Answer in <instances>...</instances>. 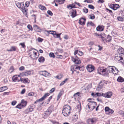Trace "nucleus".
<instances>
[{
    "instance_id": "1",
    "label": "nucleus",
    "mask_w": 124,
    "mask_h": 124,
    "mask_svg": "<svg viewBox=\"0 0 124 124\" xmlns=\"http://www.w3.org/2000/svg\"><path fill=\"white\" fill-rule=\"evenodd\" d=\"M63 109L62 110V113L64 116H67L70 113L71 110V107L68 105H65L63 107Z\"/></svg>"
},
{
    "instance_id": "2",
    "label": "nucleus",
    "mask_w": 124,
    "mask_h": 124,
    "mask_svg": "<svg viewBox=\"0 0 124 124\" xmlns=\"http://www.w3.org/2000/svg\"><path fill=\"white\" fill-rule=\"evenodd\" d=\"M115 67L114 66H109L107 68H106V73L103 74V76H106L108 75L109 73L112 72V73L114 69H115Z\"/></svg>"
},
{
    "instance_id": "3",
    "label": "nucleus",
    "mask_w": 124,
    "mask_h": 124,
    "mask_svg": "<svg viewBox=\"0 0 124 124\" xmlns=\"http://www.w3.org/2000/svg\"><path fill=\"white\" fill-rule=\"evenodd\" d=\"M27 103V101H21V103L16 106V108L19 109H21L26 107Z\"/></svg>"
},
{
    "instance_id": "4",
    "label": "nucleus",
    "mask_w": 124,
    "mask_h": 124,
    "mask_svg": "<svg viewBox=\"0 0 124 124\" xmlns=\"http://www.w3.org/2000/svg\"><path fill=\"white\" fill-rule=\"evenodd\" d=\"M97 120V119L96 117H93L88 119L86 122L88 124H94Z\"/></svg>"
},
{
    "instance_id": "5",
    "label": "nucleus",
    "mask_w": 124,
    "mask_h": 124,
    "mask_svg": "<svg viewBox=\"0 0 124 124\" xmlns=\"http://www.w3.org/2000/svg\"><path fill=\"white\" fill-rule=\"evenodd\" d=\"M54 110V106L53 105H51L49 107L47 110L45 112L44 114L46 116H49Z\"/></svg>"
},
{
    "instance_id": "6",
    "label": "nucleus",
    "mask_w": 124,
    "mask_h": 124,
    "mask_svg": "<svg viewBox=\"0 0 124 124\" xmlns=\"http://www.w3.org/2000/svg\"><path fill=\"white\" fill-rule=\"evenodd\" d=\"M75 108L76 109V110H75L76 111V112L79 115V112L81 110V103L79 101H78Z\"/></svg>"
},
{
    "instance_id": "7",
    "label": "nucleus",
    "mask_w": 124,
    "mask_h": 124,
    "mask_svg": "<svg viewBox=\"0 0 124 124\" xmlns=\"http://www.w3.org/2000/svg\"><path fill=\"white\" fill-rule=\"evenodd\" d=\"M49 101H35L34 103H37L38 105H39V106L42 105L44 106L48 104Z\"/></svg>"
},
{
    "instance_id": "8",
    "label": "nucleus",
    "mask_w": 124,
    "mask_h": 124,
    "mask_svg": "<svg viewBox=\"0 0 124 124\" xmlns=\"http://www.w3.org/2000/svg\"><path fill=\"white\" fill-rule=\"evenodd\" d=\"M72 60L75 63L77 64H80L81 63V61L77 57V56L75 57V58H74L73 57H71Z\"/></svg>"
},
{
    "instance_id": "9",
    "label": "nucleus",
    "mask_w": 124,
    "mask_h": 124,
    "mask_svg": "<svg viewBox=\"0 0 124 124\" xmlns=\"http://www.w3.org/2000/svg\"><path fill=\"white\" fill-rule=\"evenodd\" d=\"M98 72V73L100 74H102L103 75L104 73H106V70L103 69V68L99 67L97 69Z\"/></svg>"
},
{
    "instance_id": "10",
    "label": "nucleus",
    "mask_w": 124,
    "mask_h": 124,
    "mask_svg": "<svg viewBox=\"0 0 124 124\" xmlns=\"http://www.w3.org/2000/svg\"><path fill=\"white\" fill-rule=\"evenodd\" d=\"M40 73L41 75L46 77H50L51 76V74L49 73L45 70L40 71Z\"/></svg>"
},
{
    "instance_id": "11",
    "label": "nucleus",
    "mask_w": 124,
    "mask_h": 124,
    "mask_svg": "<svg viewBox=\"0 0 124 124\" xmlns=\"http://www.w3.org/2000/svg\"><path fill=\"white\" fill-rule=\"evenodd\" d=\"M112 94V92H108L105 93H102V96L106 98H109L111 97Z\"/></svg>"
},
{
    "instance_id": "12",
    "label": "nucleus",
    "mask_w": 124,
    "mask_h": 124,
    "mask_svg": "<svg viewBox=\"0 0 124 124\" xmlns=\"http://www.w3.org/2000/svg\"><path fill=\"white\" fill-rule=\"evenodd\" d=\"M33 73V71L31 70H26L24 72L22 73L21 74L23 76H28V75L31 74L32 73Z\"/></svg>"
},
{
    "instance_id": "13",
    "label": "nucleus",
    "mask_w": 124,
    "mask_h": 124,
    "mask_svg": "<svg viewBox=\"0 0 124 124\" xmlns=\"http://www.w3.org/2000/svg\"><path fill=\"white\" fill-rule=\"evenodd\" d=\"M87 69L89 72L93 71L94 69V67L91 65H88L87 66Z\"/></svg>"
},
{
    "instance_id": "14",
    "label": "nucleus",
    "mask_w": 124,
    "mask_h": 124,
    "mask_svg": "<svg viewBox=\"0 0 124 124\" xmlns=\"http://www.w3.org/2000/svg\"><path fill=\"white\" fill-rule=\"evenodd\" d=\"M19 8H21L23 12L24 13H25L26 14L28 9L25 8L23 4L22 3Z\"/></svg>"
},
{
    "instance_id": "15",
    "label": "nucleus",
    "mask_w": 124,
    "mask_h": 124,
    "mask_svg": "<svg viewBox=\"0 0 124 124\" xmlns=\"http://www.w3.org/2000/svg\"><path fill=\"white\" fill-rule=\"evenodd\" d=\"M20 81H21L22 82H23L24 83H29L30 82V80L27 78H21L20 79Z\"/></svg>"
},
{
    "instance_id": "16",
    "label": "nucleus",
    "mask_w": 124,
    "mask_h": 124,
    "mask_svg": "<svg viewBox=\"0 0 124 124\" xmlns=\"http://www.w3.org/2000/svg\"><path fill=\"white\" fill-rule=\"evenodd\" d=\"M90 102L88 104V108L90 109V111H91L93 110L94 108H93L91 107V106L90 105L91 104H93V103L95 104L96 105V102L94 101H89Z\"/></svg>"
},
{
    "instance_id": "17",
    "label": "nucleus",
    "mask_w": 124,
    "mask_h": 124,
    "mask_svg": "<svg viewBox=\"0 0 124 124\" xmlns=\"http://www.w3.org/2000/svg\"><path fill=\"white\" fill-rule=\"evenodd\" d=\"M86 19L85 18H81L79 20L78 23L81 25H84L85 24Z\"/></svg>"
},
{
    "instance_id": "18",
    "label": "nucleus",
    "mask_w": 124,
    "mask_h": 124,
    "mask_svg": "<svg viewBox=\"0 0 124 124\" xmlns=\"http://www.w3.org/2000/svg\"><path fill=\"white\" fill-rule=\"evenodd\" d=\"M122 55L117 54V56H116L115 59L116 61H120L123 59V58L122 57Z\"/></svg>"
},
{
    "instance_id": "19",
    "label": "nucleus",
    "mask_w": 124,
    "mask_h": 124,
    "mask_svg": "<svg viewBox=\"0 0 124 124\" xmlns=\"http://www.w3.org/2000/svg\"><path fill=\"white\" fill-rule=\"evenodd\" d=\"M72 11L71 12H70V14H71L70 16H71L72 18L75 17L77 15V12L75 10H72Z\"/></svg>"
},
{
    "instance_id": "20",
    "label": "nucleus",
    "mask_w": 124,
    "mask_h": 124,
    "mask_svg": "<svg viewBox=\"0 0 124 124\" xmlns=\"http://www.w3.org/2000/svg\"><path fill=\"white\" fill-rule=\"evenodd\" d=\"M50 94L49 93H46L41 98L36 101H42L44 100Z\"/></svg>"
},
{
    "instance_id": "21",
    "label": "nucleus",
    "mask_w": 124,
    "mask_h": 124,
    "mask_svg": "<svg viewBox=\"0 0 124 124\" xmlns=\"http://www.w3.org/2000/svg\"><path fill=\"white\" fill-rule=\"evenodd\" d=\"M21 38L23 39L29 38L31 37V35L29 34H23L21 36Z\"/></svg>"
},
{
    "instance_id": "22",
    "label": "nucleus",
    "mask_w": 124,
    "mask_h": 124,
    "mask_svg": "<svg viewBox=\"0 0 124 124\" xmlns=\"http://www.w3.org/2000/svg\"><path fill=\"white\" fill-rule=\"evenodd\" d=\"M12 80L14 82H16L17 81L18 82H19L20 80L18 79L17 75H15L12 78Z\"/></svg>"
},
{
    "instance_id": "23",
    "label": "nucleus",
    "mask_w": 124,
    "mask_h": 124,
    "mask_svg": "<svg viewBox=\"0 0 124 124\" xmlns=\"http://www.w3.org/2000/svg\"><path fill=\"white\" fill-rule=\"evenodd\" d=\"M118 54H119L120 55L124 54V49L123 48H121L119 49L118 50Z\"/></svg>"
},
{
    "instance_id": "24",
    "label": "nucleus",
    "mask_w": 124,
    "mask_h": 124,
    "mask_svg": "<svg viewBox=\"0 0 124 124\" xmlns=\"http://www.w3.org/2000/svg\"><path fill=\"white\" fill-rule=\"evenodd\" d=\"M45 60V58L42 56L40 57L38 59V61L40 62H44Z\"/></svg>"
},
{
    "instance_id": "25",
    "label": "nucleus",
    "mask_w": 124,
    "mask_h": 124,
    "mask_svg": "<svg viewBox=\"0 0 124 124\" xmlns=\"http://www.w3.org/2000/svg\"><path fill=\"white\" fill-rule=\"evenodd\" d=\"M73 121L74 122H75L78 119L77 114V115H76V114H75L73 116Z\"/></svg>"
},
{
    "instance_id": "26",
    "label": "nucleus",
    "mask_w": 124,
    "mask_h": 124,
    "mask_svg": "<svg viewBox=\"0 0 124 124\" xmlns=\"http://www.w3.org/2000/svg\"><path fill=\"white\" fill-rule=\"evenodd\" d=\"M117 81L119 82H124V79L120 76L117 79Z\"/></svg>"
},
{
    "instance_id": "27",
    "label": "nucleus",
    "mask_w": 124,
    "mask_h": 124,
    "mask_svg": "<svg viewBox=\"0 0 124 124\" xmlns=\"http://www.w3.org/2000/svg\"><path fill=\"white\" fill-rule=\"evenodd\" d=\"M8 89L7 87L6 86H4L1 87L0 88V92H3Z\"/></svg>"
},
{
    "instance_id": "28",
    "label": "nucleus",
    "mask_w": 124,
    "mask_h": 124,
    "mask_svg": "<svg viewBox=\"0 0 124 124\" xmlns=\"http://www.w3.org/2000/svg\"><path fill=\"white\" fill-rule=\"evenodd\" d=\"M111 37L109 35H108V36L106 39V42H110L111 40Z\"/></svg>"
},
{
    "instance_id": "29",
    "label": "nucleus",
    "mask_w": 124,
    "mask_h": 124,
    "mask_svg": "<svg viewBox=\"0 0 124 124\" xmlns=\"http://www.w3.org/2000/svg\"><path fill=\"white\" fill-rule=\"evenodd\" d=\"M109 7L113 9L114 10H115L117 9V8L115 6L114 4H111L109 5Z\"/></svg>"
},
{
    "instance_id": "30",
    "label": "nucleus",
    "mask_w": 124,
    "mask_h": 124,
    "mask_svg": "<svg viewBox=\"0 0 124 124\" xmlns=\"http://www.w3.org/2000/svg\"><path fill=\"white\" fill-rule=\"evenodd\" d=\"M31 112L30 110L28 108L26 109L24 111H23V113L25 114H28L29 112Z\"/></svg>"
},
{
    "instance_id": "31",
    "label": "nucleus",
    "mask_w": 124,
    "mask_h": 124,
    "mask_svg": "<svg viewBox=\"0 0 124 124\" xmlns=\"http://www.w3.org/2000/svg\"><path fill=\"white\" fill-rule=\"evenodd\" d=\"M80 93L78 92L75 94L73 96L74 98L76 99V98H78L79 96L80 95Z\"/></svg>"
},
{
    "instance_id": "32",
    "label": "nucleus",
    "mask_w": 124,
    "mask_h": 124,
    "mask_svg": "<svg viewBox=\"0 0 124 124\" xmlns=\"http://www.w3.org/2000/svg\"><path fill=\"white\" fill-rule=\"evenodd\" d=\"M75 69H79L80 70L83 71L84 70V66L80 67L79 66L77 67Z\"/></svg>"
},
{
    "instance_id": "33",
    "label": "nucleus",
    "mask_w": 124,
    "mask_h": 124,
    "mask_svg": "<svg viewBox=\"0 0 124 124\" xmlns=\"http://www.w3.org/2000/svg\"><path fill=\"white\" fill-rule=\"evenodd\" d=\"M35 106L33 105H31L29 106L28 108L32 112L33 110V109L35 108Z\"/></svg>"
},
{
    "instance_id": "34",
    "label": "nucleus",
    "mask_w": 124,
    "mask_h": 124,
    "mask_svg": "<svg viewBox=\"0 0 124 124\" xmlns=\"http://www.w3.org/2000/svg\"><path fill=\"white\" fill-rule=\"evenodd\" d=\"M115 69H114V70H113L112 73L114 74H116L118 72V71L117 68H116L115 67Z\"/></svg>"
},
{
    "instance_id": "35",
    "label": "nucleus",
    "mask_w": 124,
    "mask_h": 124,
    "mask_svg": "<svg viewBox=\"0 0 124 124\" xmlns=\"http://www.w3.org/2000/svg\"><path fill=\"white\" fill-rule=\"evenodd\" d=\"M96 30L98 31H102L103 30V29L102 27L100 26H98L96 28Z\"/></svg>"
},
{
    "instance_id": "36",
    "label": "nucleus",
    "mask_w": 124,
    "mask_h": 124,
    "mask_svg": "<svg viewBox=\"0 0 124 124\" xmlns=\"http://www.w3.org/2000/svg\"><path fill=\"white\" fill-rule=\"evenodd\" d=\"M63 92L61 91L59 93L57 99V100L58 101L59 100V99L60 98L61 96L63 94Z\"/></svg>"
},
{
    "instance_id": "37",
    "label": "nucleus",
    "mask_w": 124,
    "mask_h": 124,
    "mask_svg": "<svg viewBox=\"0 0 124 124\" xmlns=\"http://www.w3.org/2000/svg\"><path fill=\"white\" fill-rule=\"evenodd\" d=\"M14 70V68L13 66H11L9 70V72L10 73H11Z\"/></svg>"
},
{
    "instance_id": "38",
    "label": "nucleus",
    "mask_w": 124,
    "mask_h": 124,
    "mask_svg": "<svg viewBox=\"0 0 124 124\" xmlns=\"http://www.w3.org/2000/svg\"><path fill=\"white\" fill-rule=\"evenodd\" d=\"M16 50L15 47L14 46H12L10 49L8 50V51H15Z\"/></svg>"
},
{
    "instance_id": "39",
    "label": "nucleus",
    "mask_w": 124,
    "mask_h": 124,
    "mask_svg": "<svg viewBox=\"0 0 124 124\" xmlns=\"http://www.w3.org/2000/svg\"><path fill=\"white\" fill-rule=\"evenodd\" d=\"M39 7L42 10H45L46 9V8L44 6L41 5H39Z\"/></svg>"
},
{
    "instance_id": "40",
    "label": "nucleus",
    "mask_w": 124,
    "mask_h": 124,
    "mask_svg": "<svg viewBox=\"0 0 124 124\" xmlns=\"http://www.w3.org/2000/svg\"><path fill=\"white\" fill-rule=\"evenodd\" d=\"M89 25H91L92 26H94V24L91 21L90 22H88L87 24V27H88Z\"/></svg>"
},
{
    "instance_id": "41",
    "label": "nucleus",
    "mask_w": 124,
    "mask_h": 124,
    "mask_svg": "<svg viewBox=\"0 0 124 124\" xmlns=\"http://www.w3.org/2000/svg\"><path fill=\"white\" fill-rule=\"evenodd\" d=\"M49 56L50 57H53L54 58L55 56L54 55V54L52 52L50 53L49 54Z\"/></svg>"
},
{
    "instance_id": "42",
    "label": "nucleus",
    "mask_w": 124,
    "mask_h": 124,
    "mask_svg": "<svg viewBox=\"0 0 124 124\" xmlns=\"http://www.w3.org/2000/svg\"><path fill=\"white\" fill-rule=\"evenodd\" d=\"M33 27L34 30L36 31L38 29H39V26L36 25H34Z\"/></svg>"
},
{
    "instance_id": "43",
    "label": "nucleus",
    "mask_w": 124,
    "mask_h": 124,
    "mask_svg": "<svg viewBox=\"0 0 124 124\" xmlns=\"http://www.w3.org/2000/svg\"><path fill=\"white\" fill-rule=\"evenodd\" d=\"M50 121L53 124H59V123L58 122H56L55 120H51Z\"/></svg>"
},
{
    "instance_id": "44",
    "label": "nucleus",
    "mask_w": 124,
    "mask_h": 124,
    "mask_svg": "<svg viewBox=\"0 0 124 124\" xmlns=\"http://www.w3.org/2000/svg\"><path fill=\"white\" fill-rule=\"evenodd\" d=\"M27 28L29 30L32 31L33 29L31 25L28 24L27 26Z\"/></svg>"
},
{
    "instance_id": "45",
    "label": "nucleus",
    "mask_w": 124,
    "mask_h": 124,
    "mask_svg": "<svg viewBox=\"0 0 124 124\" xmlns=\"http://www.w3.org/2000/svg\"><path fill=\"white\" fill-rule=\"evenodd\" d=\"M67 80V79H65L61 83L60 85V86H61L63 85L66 82Z\"/></svg>"
},
{
    "instance_id": "46",
    "label": "nucleus",
    "mask_w": 124,
    "mask_h": 124,
    "mask_svg": "<svg viewBox=\"0 0 124 124\" xmlns=\"http://www.w3.org/2000/svg\"><path fill=\"white\" fill-rule=\"evenodd\" d=\"M119 114L121 115L122 116H123L124 115V111L122 110H120L119 112Z\"/></svg>"
},
{
    "instance_id": "47",
    "label": "nucleus",
    "mask_w": 124,
    "mask_h": 124,
    "mask_svg": "<svg viewBox=\"0 0 124 124\" xmlns=\"http://www.w3.org/2000/svg\"><path fill=\"white\" fill-rule=\"evenodd\" d=\"M108 112V114L110 115V114H112L114 112V111L111 109H110Z\"/></svg>"
},
{
    "instance_id": "48",
    "label": "nucleus",
    "mask_w": 124,
    "mask_h": 124,
    "mask_svg": "<svg viewBox=\"0 0 124 124\" xmlns=\"http://www.w3.org/2000/svg\"><path fill=\"white\" fill-rule=\"evenodd\" d=\"M83 10L84 13H86L88 12V9L85 8H84L83 9Z\"/></svg>"
},
{
    "instance_id": "49",
    "label": "nucleus",
    "mask_w": 124,
    "mask_h": 124,
    "mask_svg": "<svg viewBox=\"0 0 124 124\" xmlns=\"http://www.w3.org/2000/svg\"><path fill=\"white\" fill-rule=\"evenodd\" d=\"M49 33H50L49 32H48V31H47ZM49 32H51V33H50V34H53L54 35V37H55V32L54 31H49Z\"/></svg>"
},
{
    "instance_id": "50",
    "label": "nucleus",
    "mask_w": 124,
    "mask_h": 124,
    "mask_svg": "<svg viewBox=\"0 0 124 124\" xmlns=\"http://www.w3.org/2000/svg\"><path fill=\"white\" fill-rule=\"evenodd\" d=\"M62 77V75H59L56 76L55 77L58 79H60Z\"/></svg>"
},
{
    "instance_id": "51",
    "label": "nucleus",
    "mask_w": 124,
    "mask_h": 124,
    "mask_svg": "<svg viewBox=\"0 0 124 124\" xmlns=\"http://www.w3.org/2000/svg\"><path fill=\"white\" fill-rule=\"evenodd\" d=\"M30 2L29 1H27L26 2L25 5V7H28L29 5Z\"/></svg>"
},
{
    "instance_id": "52",
    "label": "nucleus",
    "mask_w": 124,
    "mask_h": 124,
    "mask_svg": "<svg viewBox=\"0 0 124 124\" xmlns=\"http://www.w3.org/2000/svg\"><path fill=\"white\" fill-rule=\"evenodd\" d=\"M117 19L118 21H123V18L120 16H119L117 18Z\"/></svg>"
},
{
    "instance_id": "53",
    "label": "nucleus",
    "mask_w": 124,
    "mask_h": 124,
    "mask_svg": "<svg viewBox=\"0 0 124 124\" xmlns=\"http://www.w3.org/2000/svg\"><path fill=\"white\" fill-rule=\"evenodd\" d=\"M55 90V88L54 87L52 88L49 91V93H52L53 92H54Z\"/></svg>"
},
{
    "instance_id": "54",
    "label": "nucleus",
    "mask_w": 124,
    "mask_h": 124,
    "mask_svg": "<svg viewBox=\"0 0 124 124\" xmlns=\"http://www.w3.org/2000/svg\"><path fill=\"white\" fill-rule=\"evenodd\" d=\"M64 0H57V2L59 3L60 4H62L63 3Z\"/></svg>"
},
{
    "instance_id": "55",
    "label": "nucleus",
    "mask_w": 124,
    "mask_h": 124,
    "mask_svg": "<svg viewBox=\"0 0 124 124\" xmlns=\"http://www.w3.org/2000/svg\"><path fill=\"white\" fill-rule=\"evenodd\" d=\"M89 16H90V18L92 19H94L95 18V16L93 14H92L90 15Z\"/></svg>"
},
{
    "instance_id": "56",
    "label": "nucleus",
    "mask_w": 124,
    "mask_h": 124,
    "mask_svg": "<svg viewBox=\"0 0 124 124\" xmlns=\"http://www.w3.org/2000/svg\"><path fill=\"white\" fill-rule=\"evenodd\" d=\"M47 13L51 16H52L53 15V13L50 10H48L47 11Z\"/></svg>"
},
{
    "instance_id": "57",
    "label": "nucleus",
    "mask_w": 124,
    "mask_h": 124,
    "mask_svg": "<svg viewBox=\"0 0 124 124\" xmlns=\"http://www.w3.org/2000/svg\"><path fill=\"white\" fill-rule=\"evenodd\" d=\"M62 33H61L59 34H56V33L55 32V36H56V37H55L56 38H60V35Z\"/></svg>"
},
{
    "instance_id": "58",
    "label": "nucleus",
    "mask_w": 124,
    "mask_h": 124,
    "mask_svg": "<svg viewBox=\"0 0 124 124\" xmlns=\"http://www.w3.org/2000/svg\"><path fill=\"white\" fill-rule=\"evenodd\" d=\"M110 108L108 107H106L105 108V110L106 112H108Z\"/></svg>"
},
{
    "instance_id": "59",
    "label": "nucleus",
    "mask_w": 124,
    "mask_h": 124,
    "mask_svg": "<svg viewBox=\"0 0 124 124\" xmlns=\"http://www.w3.org/2000/svg\"><path fill=\"white\" fill-rule=\"evenodd\" d=\"M88 7L89 8L92 9H93L94 8V7L91 5H88Z\"/></svg>"
},
{
    "instance_id": "60",
    "label": "nucleus",
    "mask_w": 124,
    "mask_h": 124,
    "mask_svg": "<svg viewBox=\"0 0 124 124\" xmlns=\"http://www.w3.org/2000/svg\"><path fill=\"white\" fill-rule=\"evenodd\" d=\"M19 44L22 46L23 48H24L25 47V46L24 43H20Z\"/></svg>"
},
{
    "instance_id": "61",
    "label": "nucleus",
    "mask_w": 124,
    "mask_h": 124,
    "mask_svg": "<svg viewBox=\"0 0 124 124\" xmlns=\"http://www.w3.org/2000/svg\"><path fill=\"white\" fill-rule=\"evenodd\" d=\"M67 8L69 9H71L73 8L71 4H70L67 7Z\"/></svg>"
},
{
    "instance_id": "62",
    "label": "nucleus",
    "mask_w": 124,
    "mask_h": 124,
    "mask_svg": "<svg viewBox=\"0 0 124 124\" xmlns=\"http://www.w3.org/2000/svg\"><path fill=\"white\" fill-rule=\"evenodd\" d=\"M38 40L39 42H42L43 40V39L39 37L38 39Z\"/></svg>"
},
{
    "instance_id": "63",
    "label": "nucleus",
    "mask_w": 124,
    "mask_h": 124,
    "mask_svg": "<svg viewBox=\"0 0 124 124\" xmlns=\"http://www.w3.org/2000/svg\"><path fill=\"white\" fill-rule=\"evenodd\" d=\"M22 3H20L18 2L16 4V5L17 7L18 8H19L20 7V6Z\"/></svg>"
},
{
    "instance_id": "64",
    "label": "nucleus",
    "mask_w": 124,
    "mask_h": 124,
    "mask_svg": "<svg viewBox=\"0 0 124 124\" xmlns=\"http://www.w3.org/2000/svg\"><path fill=\"white\" fill-rule=\"evenodd\" d=\"M24 69V67L23 66H22L20 67L19 69V70H23Z\"/></svg>"
}]
</instances>
